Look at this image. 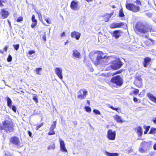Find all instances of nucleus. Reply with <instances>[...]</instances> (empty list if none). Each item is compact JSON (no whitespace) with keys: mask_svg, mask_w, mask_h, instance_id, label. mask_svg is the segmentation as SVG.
<instances>
[{"mask_svg":"<svg viewBox=\"0 0 156 156\" xmlns=\"http://www.w3.org/2000/svg\"><path fill=\"white\" fill-rule=\"evenodd\" d=\"M134 31L136 33L145 34L148 32H151L152 30L151 26L148 23L141 21H138L134 28Z\"/></svg>","mask_w":156,"mask_h":156,"instance_id":"obj_1","label":"nucleus"},{"mask_svg":"<svg viewBox=\"0 0 156 156\" xmlns=\"http://www.w3.org/2000/svg\"><path fill=\"white\" fill-rule=\"evenodd\" d=\"M136 4L126 2L125 7L127 9L133 12H137L140 10V7L142 5L141 2L139 0H136L135 2Z\"/></svg>","mask_w":156,"mask_h":156,"instance_id":"obj_2","label":"nucleus"},{"mask_svg":"<svg viewBox=\"0 0 156 156\" xmlns=\"http://www.w3.org/2000/svg\"><path fill=\"white\" fill-rule=\"evenodd\" d=\"M123 83L122 78L120 76L117 75L112 77L108 84L112 87L118 88L121 86Z\"/></svg>","mask_w":156,"mask_h":156,"instance_id":"obj_3","label":"nucleus"},{"mask_svg":"<svg viewBox=\"0 0 156 156\" xmlns=\"http://www.w3.org/2000/svg\"><path fill=\"white\" fill-rule=\"evenodd\" d=\"M111 64L110 67L106 68V70H108L110 68L113 70H116L120 68L123 65V63L120 60L113 61L111 62Z\"/></svg>","mask_w":156,"mask_h":156,"instance_id":"obj_4","label":"nucleus"},{"mask_svg":"<svg viewBox=\"0 0 156 156\" xmlns=\"http://www.w3.org/2000/svg\"><path fill=\"white\" fill-rule=\"evenodd\" d=\"M135 80L133 84L137 87L140 88L143 86V80L142 75L140 74H136L135 76Z\"/></svg>","mask_w":156,"mask_h":156,"instance_id":"obj_5","label":"nucleus"},{"mask_svg":"<svg viewBox=\"0 0 156 156\" xmlns=\"http://www.w3.org/2000/svg\"><path fill=\"white\" fill-rule=\"evenodd\" d=\"M88 94L87 91L84 89H81L77 92L78 99L82 100L86 98Z\"/></svg>","mask_w":156,"mask_h":156,"instance_id":"obj_6","label":"nucleus"},{"mask_svg":"<svg viewBox=\"0 0 156 156\" xmlns=\"http://www.w3.org/2000/svg\"><path fill=\"white\" fill-rule=\"evenodd\" d=\"M9 142L14 145L17 147L20 146V142L18 137L16 136H13L11 137L9 140Z\"/></svg>","mask_w":156,"mask_h":156,"instance_id":"obj_7","label":"nucleus"},{"mask_svg":"<svg viewBox=\"0 0 156 156\" xmlns=\"http://www.w3.org/2000/svg\"><path fill=\"white\" fill-rule=\"evenodd\" d=\"M107 136L109 140H115L116 136L115 131H112L111 129H109L107 132Z\"/></svg>","mask_w":156,"mask_h":156,"instance_id":"obj_8","label":"nucleus"},{"mask_svg":"<svg viewBox=\"0 0 156 156\" xmlns=\"http://www.w3.org/2000/svg\"><path fill=\"white\" fill-rule=\"evenodd\" d=\"M123 31L120 30H116L111 33L112 36L115 39H118L123 34Z\"/></svg>","mask_w":156,"mask_h":156,"instance_id":"obj_9","label":"nucleus"},{"mask_svg":"<svg viewBox=\"0 0 156 156\" xmlns=\"http://www.w3.org/2000/svg\"><path fill=\"white\" fill-rule=\"evenodd\" d=\"M148 147V143L145 141L142 142L141 144V147L139 149V151L141 153L145 152Z\"/></svg>","mask_w":156,"mask_h":156,"instance_id":"obj_10","label":"nucleus"},{"mask_svg":"<svg viewBox=\"0 0 156 156\" xmlns=\"http://www.w3.org/2000/svg\"><path fill=\"white\" fill-rule=\"evenodd\" d=\"M124 23H123L121 22L120 23H113L110 25V27L111 29H115L117 28H120L123 26Z\"/></svg>","mask_w":156,"mask_h":156,"instance_id":"obj_11","label":"nucleus"},{"mask_svg":"<svg viewBox=\"0 0 156 156\" xmlns=\"http://www.w3.org/2000/svg\"><path fill=\"white\" fill-rule=\"evenodd\" d=\"M56 121L53 122V123L51 125L49 131L48 133V135H53L55 134V131H54V129L56 127Z\"/></svg>","mask_w":156,"mask_h":156,"instance_id":"obj_12","label":"nucleus"},{"mask_svg":"<svg viewBox=\"0 0 156 156\" xmlns=\"http://www.w3.org/2000/svg\"><path fill=\"white\" fill-rule=\"evenodd\" d=\"M78 1H76L75 0L72 1L70 3V7L73 10H76L78 9Z\"/></svg>","mask_w":156,"mask_h":156,"instance_id":"obj_13","label":"nucleus"},{"mask_svg":"<svg viewBox=\"0 0 156 156\" xmlns=\"http://www.w3.org/2000/svg\"><path fill=\"white\" fill-rule=\"evenodd\" d=\"M0 14L2 18L4 19L7 18L9 14L8 11H6L5 9H2L1 10Z\"/></svg>","mask_w":156,"mask_h":156,"instance_id":"obj_14","label":"nucleus"},{"mask_svg":"<svg viewBox=\"0 0 156 156\" xmlns=\"http://www.w3.org/2000/svg\"><path fill=\"white\" fill-rule=\"evenodd\" d=\"M151 58L149 57H145L143 62V65L144 67H147L149 65L151 61Z\"/></svg>","mask_w":156,"mask_h":156,"instance_id":"obj_15","label":"nucleus"},{"mask_svg":"<svg viewBox=\"0 0 156 156\" xmlns=\"http://www.w3.org/2000/svg\"><path fill=\"white\" fill-rule=\"evenodd\" d=\"M55 73L58 77L61 79H63L62 70L60 68H56L55 69Z\"/></svg>","mask_w":156,"mask_h":156,"instance_id":"obj_16","label":"nucleus"},{"mask_svg":"<svg viewBox=\"0 0 156 156\" xmlns=\"http://www.w3.org/2000/svg\"><path fill=\"white\" fill-rule=\"evenodd\" d=\"M81 36L80 33L74 31L72 32L71 33V36L72 37L75 38L76 40H78Z\"/></svg>","mask_w":156,"mask_h":156,"instance_id":"obj_17","label":"nucleus"},{"mask_svg":"<svg viewBox=\"0 0 156 156\" xmlns=\"http://www.w3.org/2000/svg\"><path fill=\"white\" fill-rule=\"evenodd\" d=\"M60 150L64 152H67V150L65 147V144L64 141L60 139Z\"/></svg>","mask_w":156,"mask_h":156,"instance_id":"obj_18","label":"nucleus"},{"mask_svg":"<svg viewBox=\"0 0 156 156\" xmlns=\"http://www.w3.org/2000/svg\"><path fill=\"white\" fill-rule=\"evenodd\" d=\"M113 14V12H112L110 14L106 13L102 16L103 20L105 22H108L109 19L111 17Z\"/></svg>","mask_w":156,"mask_h":156,"instance_id":"obj_19","label":"nucleus"},{"mask_svg":"<svg viewBox=\"0 0 156 156\" xmlns=\"http://www.w3.org/2000/svg\"><path fill=\"white\" fill-rule=\"evenodd\" d=\"M155 43V41L154 40L149 38L148 40L144 41V43L146 46H149L152 44H154Z\"/></svg>","mask_w":156,"mask_h":156,"instance_id":"obj_20","label":"nucleus"},{"mask_svg":"<svg viewBox=\"0 0 156 156\" xmlns=\"http://www.w3.org/2000/svg\"><path fill=\"white\" fill-rule=\"evenodd\" d=\"M147 96L151 101L156 103V98L153 94L148 93H147Z\"/></svg>","mask_w":156,"mask_h":156,"instance_id":"obj_21","label":"nucleus"},{"mask_svg":"<svg viewBox=\"0 0 156 156\" xmlns=\"http://www.w3.org/2000/svg\"><path fill=\"white\" fill-rule=\"evenodd\" d=\"M113 118L117 122L122 123L124 121L122 119L121 117L118 115H116L114 116Z\"/></svg>","mask_w":156,"mask_h":156,"instance_id":"obj_22","label":"nucleus"},{"mask_svg":"<svg viewBox=\"0 0 156 156\" xmlns=\"http://www.w3.org/2000/svg\"><path fill=\"white\" fill-rule=\"evenodd\" d=\"M135 130L136 131V132L138 136L139 137L141 136L143 134L142 128L140 126H138Z\"/></svg>","mask_w":156,"mask_h":156,"instance_id":"obj_23","label":"nucleus"},{"mask_svg":"<svg viewBox=\"0 0 156 156\" xmlns=\"http://www.w3.org/2000/svg\"><path fill=\"white\" fill-rule=\"evenodd\" d=\"M31 20L32 23L31 25V27L32 28H34L36 26L37 24V20L35 19V16L34 15H32V16Z\"/></svg>","mask_w":156,"mask_h":156,"instance_id":"obj_24","label":"nucleus"},{"mask_svg":"<svg viewBox=\"0 0 156 156\" xmlns=\"http://www.w3.org/2000/svg\"><path fill=\"white\" fill-rule=\"evenodd\" d=\"M73 56L77 58H80L81 57V55L80 52H79L77 50H74L73 51Z\"/></svg>","mask_w":156,"mask_h":156,"instance_id":"obj_25","label":"nucleus"},{"mask_svg":"<svg viewBox=\"0 0 156 156\" xmlns=\"http://www.w3.org/2000/svg\"><path fill=\"white\" fill-rule=\"evenodd\" d=\"M104 58L101 55L98 56L97 57L96 61L94 62V64L96 66L98 65L100 63L101 60Z\"/></svg>","mask_w":156,"mask_h":156,"instance_id":"obj_26","label":"nucleus"},{"mask_svg":"<svg viewBox=\"0 0 156 156\" xmlns=\"http://www.w3.org/2000/svg\"><path fill=\"white\" fill-rule=\"evenodd\" d=\"M105 154L107 156H118L119 154L117 153H110L105 151Z\"/></svg>","mask_w":156,"mask_h":156,"instance_id":"obj_27","label":"nucleus"},{"mask_svg":"<svg viewBox=\"0 0 156 156\" xmlns=\"http://www.w3.org/2000/svg\"><path fill=\"white\" fill-rule=\"evenodd\" d=\"M7 105L9 108L12 107V101L11 99L9 97H7Z\"/></svg>","mask_w":156,"mask_h":156,"instance_id":"obj_28","label":"nucleus"},{"mask_svg":"<svg viewBox=\"0 0 156 156\" xmlns=\"http://www.w3.org/2000/svg\"><path fill=\"white\" fill-rule=\"evenodd\" d=\"M55 147V144L53 142H52L50 145L48 147V150L51 149H54Z\"/></svg>","mask_w":156,"mask_h":156,"instance_id":"obj_29","label":"nucleus"},{"mask_svg":"<svg viewBox=\"0 0 156 156\" xmlns=\"http://www.w3.org/2000/svg\"><path fill=\"white\" fill-rule=\"evenodd\" d=\"M155 133H156V128L153 127H151L148 133L153 134Z\"/></svg>","mask_w":156,"mask_h":156,"instance_id":"obj_30","label":"nucleus"},{"mask_svg":"<svg viewBox=\"0 0 156 156\" xmlns=\"http://www.w3.org/2000/svg\"><path fill=\"white\" fill-rule=\"evenodd\" d=\"M35 53V51L34 50L30 51L27 53V56L29 57H32L31 56L32 55L34 54Z\"/></svg>","mask_w":156,"mask_h":156,"instance_id":"obj_31","label":"nucleus"},{"mask_svg":"<svg viewBox=\"0 0 156 156\" xmlns=\"http://www.w3.org/2000/svg\"><path fill=\"white\" fill-rule=\"evenodd\" d=\"M119 16L120 17H124L125 16V15L123 12L122 9H121L119 11Z\"/></svg>","mask_w":156,"mask_h":156,"instance_id":"obj_32","label":"nucleus"},{"mask_svg":"<svg viewBox=\"0 0 156 156\" xmlns=\"http://www.w3.org/2000/svg\"><path fill=\"white\" fill-rule=\"evenodd\" d=\"M34 95L33 97V99L34 101L36 103H37L38 102V100L37 99V96L34 94H33Z\"/></svg>","mask_w":156,"mask_h":156,"instance_id":"obj_33","label":"nucleus"},{"mask_svg":"<svg viewBox=\"0 0 156 156\" xmlns=\"http://www.w3.org/2000/svg\"><path fill=\"white\" fill-rule=\"evenodd\" d=\"M123 71L122 69H121L113 73L112 74V76H113L117 74H120Z\"/></svg>","mask_w":156,"mask_h":156,"instance_id":"obj_34","label":"nucleus"},{"mask_svg":"<svg viewBox=\"0 0 156 156\" xmlns=\"http://www.w3.org/2000/svg\"><path fill=\"white\" fill-rule=\"evenodd\" d=\"M144 128L145 129V130L144 131V133L145 134H146L147 133V132L148 131L150 128V126H144Z\"/></svg>","mask_w":156,"mask_h":156,"instance_id":"obj_35","label":"nucleus"},{"mask_svg":"<svg viewBox=\"0 0 156 156\" xmlns=\"http://www.w3.org/2000/svg\"><path fill=\"white\" fill-rule=\"evenodd\" d=\"M139 90L138 89H135L133 91V93H131L130 94V95H131L133 94H134L135 95H137L139 93Z\"/></svg>","mask_w":156,"mask_h":156,"instance_id":"obj_36","label":"nucleus"},{"mask_svg":"<svg viewBox=\"0 0 156 156\" xmlns=\"http://www.w3.org/2000/svg\"><path fill=\"white\" fill-rule=\"evenodd\" d=\"M42 69V68H39L36 69L35 71L37 74L38 75H40L41 73L40 72V71H41Z\"/></svg>","mask_w":156,"mask_h":156,"instance_id":"obj_37","label":"nucleus"},{"mask_svg":"<svg viewBox=\"0 0 156 156\" xmlns=\"http://www.w3.org/2000/svg\"><path fill=\"white\" fill-rule=\"evenodd\" d=\"M6 2V0H0V7H2L4 6L3 3H5Z\"/></svg>","mask_w":156,"mask_h":156,"instance_id":"obj_38","label":"nucleus"},{"mask_svg":"<svg viewBox=\"0 0 156 156\" xmlns=\"http://www.w3.org/2000/svg\"><path fill=\"white\" fill-rule=\"evenodd\" d=\"M23 20V17L21 16H20L18 17L17 20H16V21L19 23L21 22H22Z\"/></svg>","mask_w":156,"mask_h":156,"instance_id":"obj_39","label":"nucleus"},{"mask_svg":"<svg viewBox=\"0 0 156 156\" xmlns=\"http://www.w3.org/2000/svg\"><path fill=\"white\" fill-rule=\"evenodd\" d=\"M85 110L87 112H91V109L90 107L86 106L84 107Z\"/></svg>","mask_w":156,"mask_h":156,"instance_id":"obj_40","label":"nucleus"},{"mask_svg":"<svg viewBox=\"0 0 156 156\" xmlns=\"http://www.w3.org/2000/svg\"><path fill=\"white\" fill-rule=\"evenodd\" d=\"M44 124L43 122H42L40 124L37 125L35 129L36 130H38L39 128H40Z\"/></svg>","mask_w":156,"mask_h":156,"instance_id":"obj_41","label":"nucleus"},{"mask_svg":"<svg viewBox=\"0 0 156 156\" xmlns=\"http://www.w3.org/2000/svg\"><path fill=\"white\" fill-rule=\"evenodd\" d=\"M93 112L96 115H101V112L98 110L94 109L93 110Z\"/></svg>","mask_w":156,"mask_h":156,"instance_id":"obj_42","label":"nucleus"},{"mask_svg":"<svg viewBox=\"0 0 156 156\" xmlns=\"http://www.w3.org/2000/svg\"><path fill=\"white\" fill-rule=\"evenodd\" d=\"M13 46L14 47L15 49L16 50H18L20 47V45L18 44H14L13 45Z\"/></svg>","mask_w":156,"mask_h":156,"instance_id":"obj_43","label":"nucleus"},{"mask_svg":"<svg viewBox=\"0 0 156 156\" xmlns=\"http://www.w3.org/2000/svg\"><path fill=\"white\" fill-rule=\"evenodd\" d=\"M7 61L8 62H11L12 61V58L11 56L10 55H9L8 57L7 58Z\"/></svg>","mask_w":156,"mask_h":156,"instance_id":"obj_44","label":"nucleus"},{"mask_svg":"<svg viewBox=\"0 0 156 156\" xmlns=\"http://www.w3.org/2000/svg\"><path fill=\"white\" fill-rule=\"evenodd\" d=\"M110 108H111L112 110H114L116 111L117 112H118V110H120V109L119 108H115L113 107L112 106H110Z\"/></svg>","mask_w":156,"mask_h":156,"instance_id":"obj_45","label":"nucleus"},{"mask_svg":"<svg viewBox=\"0 0 156 156\" xmlns=\"http://www.w3.org/2000/svg\"><path fill=\"white\" fill-rule=\"evenodd\" d=\"M12 108V110L14 112H16V107L15 105H12V107L11 108Z\"/></svg>","mask_w":156,"mask_h":156,"instance_id":"obj_46","label":"nucleus"},{"mask_svg":"<svg viewBox=\"0 0 156 156\" xmlns=\"http://www.w3.org/2000/svg\"><path fill=\"white\" fill-rule=\"evenodd\" d=\"M44 20L48 24L51 23V22L49 18H45Z\"/></svg>","mask_w":156,"mask_h":156,"instance_id":"obj_47","label":"nucleus"},{"mask_svg":"<svg viewBox=\"0 0 156 156\" xmlns=\"http://www.w3.org/2000/svg\"><path fill=\"white\" fill-rule=\"evenodd\" d=\"M37 13L38 15L39 19H42V15L41 13L40 12H37Z\"/></svg>","mask_w":156,"mask_h":156,"instance_id":"obj_48","label":"nucleus"},{"mask_svg":"<svg viewBox=\"0 0 156 156\" xmlns=\"http://www.w3.org/2000/svg\"><path fill=\"white\" fill-rule=\"evenodd\" d=\"M42 38L44 41L45 42L46 41V34H45V33H44V34Z\"/></svg>","mask_w":156,"mask_h":156,"instance_id":"obj_49","label":"nucleus"},{"mask_svg":"<svg viewBox=\"0 0 156 156\" xmlns=\"http://www.w3.org/2000/svg\"><path fill=\"white\" fill-rule=\"evenodd\" d=\"M27 133H28L29 135V136L31 137V138H32L33 137V136H32V133L29 130H28V131H27Z\"/></svg>","mask_w":156,"mask_h":156,"instance_id":"obj_50","label":"nucleus"},{"mask_svg":"<svg viewBox=\"0 0 156 156\" xmlns=\"http://www.w3.org/2000/svg\"><path fill=\"white\" fill-rule=\"evenodd\" d=\"M8 46H5L3 48L4 51L5 52H6L8 48Z\"/></svg>","mask_w":156,"mask_h":156,"instance_id":"obj_51","label":"nucleus"},{"mask_svg":"<svg viewBox=\"0 0 156 156\" xmlns=\"http://www.w3.org/2000/svg\"><path fill=\"white\" fill-rule=\"evenodd\" d=\"M152 121L154 124H156V117L153 118L152 119Z\"/></svg>","mask_w":156,"mask_h":156,"instance_id":"obj_52","label":"nucleus"},{"mask_svg":"<svg viewBox=\"0 0 156 156\" xmlns=\"http://www.w3.org/2000/svg\"><path fill=\"white\" fill-rule=\"evenodd\" d=\"M133 101L135 102H137L138 101V100L137 98L135 97H133Z\"/></svg>","mask_w":156,"mask_h":156,"instance_id":"obj_53","label":"nucleus"},{"mask_svg":"<svg viewBox=\"0 0 156 156\" xmlns=\"http://www.w3.org/2000/svg\"><path fill=\"white\" fill-rule=\"evenodd\" d=\"M60 36L61 37H63L65 36V32H63L61 34Z\"/></svg>","mask_w":156,"mask_h":156,"instance_id":"obj_54","label":"nucleus"},{"mask_svg":"<svg viewBox=\"0 0 156 156\" xmlns=\"http://www.w3.org/2000/svg\"><path fill=\"white\" fill-rule=\"evenodd\" d=\"M4 156H12V155L10 153H6L5 154Z\"/></svg>","mask_w":156,"mask_h":156,"instance_id":"obj_55","label":"nucleus"},{"mask_svg":"<svg viewBox=\"0 0 156 156\" xmlns=\"http://www.w3.org/2000/svg\"><path fill=\"white\" fill-rule=\"evenodd\" d=\"M73 123L74 126H76L77 124V122L76 121H73Z\"/></svg>","mask_w":156,"mask_h":156,"instance_id":"obj_56","label":"nucleus"},{"mask_svg":"<svg viewBox=\"0 0 156 156\" xmlns=\"http://www.w3.org/2000/svg\"><path fill=\"white\" fill-rule=\"evenodd\" d=\"M153 148L154 150H156V143L154 144L153 146Z\"/></svg>","mask_w":156,"mask_h":156,"instance_id":"obj_57","label":"nucleus"},{"mask_svg":"<svg viewBox=\"0 0 156 156\" xmlns=\"http://www.w3.org/2000/svg\"><path fill=\"white\" fill-rule=\"evenodd\" d=\"M0 53L3 54L4 53V52L2 50L0 49Z\"/></svg>","mask_w":156,"mask_h":156,"instance_id":"obj_58","label":"nucleus"},{"mask_svg":"<svg viewBox=\"0 0 156 156\" xmlns=\"http://www.w3.org/2000/svg\"><path fill=\"white\" fill-rule=\"evenodd\" d=\"M69 43L68 40H67L66 42L65 43V45H66Z\"/></svg>","mask_w":156,"mask_h":156,"instance_id":"obj_59","label":"nucleus"},{"mask_svg":"<svg viewBox=\"0 0 156 156\" xmlns=\"http://www.w3.org/2000/svg\"><path fill=\"white\" fill-rule=\"evenodd\" d=\"M87 104L88 105H90V101H89V100H87Z\"/></svg>","mask_w":156,"mask_h":156,"instance_id":"obj_60","label":"nucleus"},{"mask_svg":"<svg viewBox=\"0 0 156 156\" xmlns=\"http://www.w3.org/2000/svg\"><path fill=\"white\" fill-rule=\"evenodd\" d=\"M138 101H138V103H140V102H141V100H140V99Z\"/></svg>","mask_w":156,"mask_h":156,"instance_id":"obj_61","label":"nucleus"},{"mask_svg":"<svg viewBox=\"0 0 156 156\" xmlns=\"http://www.w3.org/2000/svg\"><path fill=\"white\" fill-rule=\"evenodd\" d=\"M98 34H102L100 32H99V33H98Z\"/></svg>","mask_w":156,"mask_h":156,"instance_id":"obj_62","label":"nucleus"},{"mask_svg":"<svg viewBox=\"0 0 156 156\" xmlns=\"http://www.w3.org/2000/svg\"><path fill=\"white\" fill-rule=\"evenodd\" d=\"M101 53H102V54H103V53L102 52H101Z\"/></svg>","mask_w":156,"mask_h":156,"instance_id":"obj_63","label":"nucleus"},{"mask_svg":"<svg viewBox=\"0 0 156 156\" xmlns=\"http://www.w3.org/2000/svg\"><path fill=\"white\" fill-rule=\"evenodd\" d=\"M145 37H147V36H145Z\"/></svg>","mask_w":156,"mask_h":156,"instance_id":"obj_64","label":"nucleus"}]
</instances>
